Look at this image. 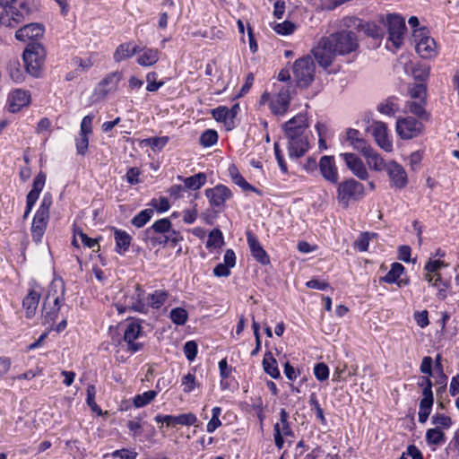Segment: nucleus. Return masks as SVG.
Here are the masks:
<instances>
[{"instance_id": "1", "label": "nucleus", "mask_w": 459, "mask_h": 459, "mask_svg": "<svg viewBox=\"0 0 459 459\" xmlns=\"http://www.w3.org/2000/svg\"><path fill=\"white\" fill-rule=\"evenodd\" d=\"M143 240L150 243L153 247L159 246L176 248L179 246L178 253H180L182 250L180 243L184 240V237L179 230L172 228V222L169 218H162L155 221L144 230Z\"/></svg>"}, {"instance_id": "50", "label": "nucleus", "mask_w": 459, "mask_h": 459, "mask_svg": "<svg viewBox=\"0 0 459 459\" xmlns=\"http://www.w3.org/2000/svg\"><path fill=\"white\" fill-rule=\"evenodd\" d=\"M193 372H188L186 375L183 376L181 378V385L183 387V392L185 394H190L200 385L197 383L195 377V368H192Z\"/></svg>"}, {"instance_id": "38", "label": "nucleus", "mask_w": 459, "mask_h": 459, "mask_svg": "<svg viewBox=\"0 0 459 459\" xmlns=\"http://www.w3.org/2000/svg\"><path fill=\"white\" fill-rule=\"evenodd\" d=\"M178 179L184 182L186 189L198 190L205 185L207 181V176L204 172H199L187 178L178 176Z\"/></svg>"}, {"instance_id": "30", "label": "nucleus", "mask_w": 459, "mask_h": 459, "mask_svg": "<svg viewBox=\"0 0 459 459\" xmlns=\"http://www.w3.org/2000/svg\"><path fill=\"white\" fill-rule=\"evenodd\" d=\"M115 240V252L120 255H125L130 248L133 237L125 230L111 227Z\"/></svg>"}, {"instance_id": "9", "label": "nucleus", "mask_w": 459, "mask_h": 459, "mask_svg": "<svg viewBox=\"0 0 459 459\" xmlns=\"http://www.w3.org/2000/svg\"><path fill=\"white\" fill-rule=\"evenodd\" d=\"M417 54L424 59H431L437 56V45L435 39L429 36L426 27L416 29L412 33Z\"/></svg>"}, {"instance_id": "8", "label": "nucleus", "mask_w": 459, "mask_h": 459, "mask_svg": "<svg viewBox=\"0 0 459 459\" xmlns=\"http://www.w3.org/2000/svg\"><path fill=\"white\" fill-rule=\"evenodd\" d=\"M22 57L28 74L33 77H39L46 58L44 47L39 42H29Z\"/></svg>"}, {"instance_id": "43", "label": "nucleus", "mask_w": 459, "mask_h": 459, "mask_svg": "<svg viewBox=\"0 0 459 459\" xmlns=\"http://www.w3.org/2000/svg\"><path fill=\"white\" fill-rule=\"evenodd\" d=\"M398 98L395 96L388 97L385 102L377 107L378 112L389 117H394L399 111V104L397 103Z\"/></svg>"}, {"instance_id": "32", "label": "nucleus", "mask_w": 459, "mask_h": 459, "mask_svg": "<svg viewBox=\"0 0 459 459\" xmlns=\"http://www.w3.org/2000/svg\"><path fill=\"white\" fill-rule=\"evenodd\" d=\"M122 72L115 71L105 75L98 83L97 91L102 97L117 89L119 82L122 80Z\"/></svg>"}, {"instance_id": "7", "label": "nucleus", "mask_w": 459, "mask_h": 459, "mask_svg": "<svg viewBox=\"0 0 459 459\" xmlns=\"http://www.w3.org/2000/svg\"><path fill=\"white\" fill-rule=\"evenodd\" d=\"M52 204V198L49 194H46L36 211L31 226L30 235L32 241L39 245L42 242L43 237L49 222V212Z\"/></svg>"}, {"instance_id": "62", "label": "nucleus", "mask_w": 459, "mask_h": 459, "mask_svg": "<svg viewBox=\"0 0 459 459\" xmlns=\"http://www.w3.org/2000/svg\"><path fill=\"white\" fill-rule=\"evenodd\" d=\"M89 136L81 134L75 138L76 153L80 156H85L89 149Z\"/></svg>"}, {"instance_id": "55", "label": "nucleus", "mask_w": 459, "mask_h": 459, "mask_svg": "<svg viewBox=\"0 0 459 459\" xmlns=\"http://www.w3.org/2000/svg\"><path fill=\"white\" fill-rule=\"evenodd\" d=\"M308 450L309 446L303 439H301L296 446L295 459H316L315 449H312L307 454H305Z\"/></svg>"}, {"instance_id": "48", "label": "nucleus", "mask_w": 459, "mask_h": 459, "mask_svg": "<svg viewBox=\"0 0 459 459\" xmlns=\"http://www.w3.org/2000/svg\"><path fill=\"white\" fill-rule=\"evenodd\" d=\"M169 136H155L145 138L141 141V144L144 146H150L154 152L161 151L169 143Z\"/></svg>"}, {"instance_id": "53", "label": "nucleus", "mask_w": 459, "mask_h": 459, "mask_svg": "<svg viewBox=\"0 0 459 459\" xmlns=\"http://www.w3.org/2000/svg\"><path fill=\"white\" fill-rule=\"evenodd\" d=\"M222 409L220 406H215L212 409V418L206 425V431L213 433L218 428L221 426L220 416L221 415Z\"/></svg>"}, {"instance_id": "3", "label": "nucleus", "mask_w": 459, "mask_h": 459, "mask_svg": "<svg viewBox=\"0 0 459 459\" xmlns=\"http://www.w3.org/2000/svg\"><path fill=\"white\" fill-rule=\"evenodd\" d=\"M65 284L59 279H54L48 287L47 294L42 305V324L53 325L61 307L65 303Z\"/></svg>"}, {"instance_id": "34", "label": "nucleus", "mask_w": 459, "mask_h": 459, "mask_svg": "<svg viewBox=\"0 0 459 459\" xmlns=\"http://www.w3.org/2000/svg\"><path fill=\"white\" fill-rule=\"evenodd\" d=\"M427 103V100H411L407 101L406 107L414 117L422 122H429L431 120V114L426 109Z\"/></svg>"}, {"instance_id": "57", "label": "nucleus", "mask_w": 459, "mask_h": 459, "mask_svg": "<svg viewBox=\"0 0 459 459\" xmlns=\"http://www.w3.org/2000/svg\"><path fill=\"white\" fill-rule=\"evenodd\" d=\"M97 54L94 52L90 53L87 58H82L79 56H74L73 58V64L77 67L81 68L82 71H87L91 67L93 66L95 63V57Z\"/></svg>"}, {"instance_id": "60", "label": "nucleus", "mask_w": 459, "mask_h": 459, "mask_svg": "<svg viewBox=\"0 0 459 459\" xmlns=\"http://www.w3.org/2000/svg\"><path fill=\"white\" fill-rule=\"evenodd\" d=\"M232 181L234 184L241 187L243 191L254 192L258 195H262L261 190L248 183L241 174H238L236 177H234L232 178Z\"/></svg>"}, {"instance_id": "59", "label": "nucleus", "mask_w": 459, "mask_h": 459, "mask_svg": "<svg viewBox=\"0 0 459 459\" xmlns=\"http://www.w3.org/2000/svg\"><path fill=\"white\" fill-rule=\"evenodd\" d=\"M431 422L436 426V428H443L446 429H449L453 424L452 419L449 416L439 412H437L432 416Z\"/></svg>"}, {"instance_id": "64", "label": "nucleus", "mask_w": 459, "mask_h": 459, "mask_svg": "<svg viewBox=\"0 0 459 459\" xmlns=\"http://www.w3.org/2000/svg\"><path fill=\"white\" fill-rule=\"evenodd\" d=\"M149 205L159 212H165L170 208L169 201L165 196H160L158 199L152 198Z\"/></svg>"}, {"instance_id": "5", "label": "nucleus", "mask_w": 459, "mask_h": 459, "mask_svg": "<svg viewBox=\"0 0 459 459\" xmlns=\"http://www.w3.org/2000/svg\"><path fill=\"white\" fill-rule=\"evenodd\" d=\"M290 86L284 85L276 89V92L265 91L261 95L258 104L260 107L268 106L271 113L276 117L284 116L290 106Z\"/></svg>"}, {"instance_id": "2", "label": "nucleus", "mask_w": 459, "mask_h": 459, "mask_svg": "<svg viewBox=\"0 0 459 459\" xmlns=\"http://www.w3.org/2000/svg\"><path fill=\"white\" fill-rule=\"evenodd\" d=\"M307 118L302 114H298L283 125L288 139L289 156L291 159L300 158L307 152L309 148L307 135Z\"/></svg>"}, {"instance_id": "28", "label": "nucleus", "mask_w": 459, "mask_h": 459, "mask_svg": "<svg viewBox=\"0 0 459 459\" xmlns=\"http://www.w3.org/2000/svg\"><path fill=\"white\" fill-rule=\"evenodd\" d=\"M318 167L325 180L333 185L338 183L339 175L333 156H323L319 160Z\"/></svg>"}, {"instance_id": "61", "label": "nucleus", "mask_w": 459, "mask_h": 459, "mask_svg": "<svg viewBox=\"0 0 459 459\" xmlns=\"http://www.w3.org/2000/svg\"><path fill=\"white\" fill-rule=\"evenodd\" d=\"M158 74L156 72H150L146 74V91L150 92L157 91L160 87L163 86L164 82H157Z\"/></svg>"}, {"instance_id": "35", "label": "nucleus", "mask_w": 459, "mask_h": 459, "mask_svg": "<svg viewBox=\"0 0 459 459\" xmlns=\"http://www.w3.org/2000/svg\"><path fill=\"white\" fill-rule=\"evenodd\" d=\"M169 297V292L165 289L155 290L153 292L149 293L146 295V305L148 306V309H160L168 301Z\"/></svg>"}, {"instance_id": "46", "label": "nucleus", "mask_w": 459, "mask_h": 459, "mask_svg": "<svg viewBox=\"0 0 459 459\" xmlns=\"http://www.w3.org/2000/svg\"><path fill=\"white\" fill-rule=\"evenodd\" d=\"M158 395V391L149 390L143 394H136L133 398V405L135 408H143L151 403Z\"/></svg>"}, {"instance_id": "11", "label": "nucleus", "mask_w": 459, "mask_h": 459, "mask_svg": "<svg viewBox=\"0 0 459 459\" xmlns=\"http://www.w3.org/2000/svg\"><path fill=\"white\" fill-rule=\"evenodd\" d=\"M126 321L127 324L124 331L123 340L126 343V351L134 354L142 351L143 348V344L136 342V340L144 335L142 325L144 320L136 317H129Z\"/></svg>"}, {"instance_id": "56", "label": "nucleus", "mask_w": 459, "mask_h": 459, "mask_svg": "<svg viewBox=\"0 0 459 459\" xmlns=\"http://www.w3.org/2000/svg\"><path fill=\"white\" fill-rule=\"evenodd\" d=\"M408 93L411 99L427 100V85L425 83H414L408 89Z\"/></svg>"}, {"instance_id": "51", "label": "nucleus", "mask_w": 459, "mask_h": 459, "mask_svg": "<svg viewBox=\"0 0 459 459\" xmlns=\"http://www.w3.org/2000/svg\"><path fill=\"white\" fill-rule=\"evenodd\" d=\"M7 72L15 82H21L24 79L23 70L19 61H10L7 65Z\"/></svg>"}, {"instance_id": "58", "label": "nucleus", "mask_w": 459, "mask_h": 459, "mask_svg": "<svg viewBox=\"0 0 459 459\" xmlns=\"http://www.w3.org/2000/svg\"><path fill=\"white\" fill-rule=\"evenodd\" d=\"M370 235L375 236V233L362 232L359 235L358 238L354 241L353 247L359 252H366L368 250Z\"/></svg>"}, {"instance_id": "6", "label": "nucleus", "mask_w": 459, "mask_h": 459, "mask_svg": "<svg viewBox=\"0 0 459 459\" xmlns=\"http://www.w3.org/2000/svg\"><path fill=\"white\" fill-rule=\"evenodd\" d=\"M316 46L312 47L309 54L298 58L292 65L296 85L299 88H307L316 75Z\"/></svg>"}, {"instance_id": "22", "label": "nucleus", "mask_w": 459, "mask_h": 459, "mask_svg": "<svg viewBox=\"0 0 459 459\" xmlns=\"http://www.w3.org/2000/svg\"><path fill=\"white\" fill-rule=\"evenodd\" d=\"M392 188L402 190L408 185V176L404 168L395 160L387 162L385 169Z\"/></svg>"}, {"instance_id": "45", "label": "nucleus", "mask_w": 459, "mask_h": 459, "mask_svg": "<svg viewBox=\"0 0 459 459\" xmlns=\"http://www.w3.org/2000/svg\"><path fill=\"white\" fill-rule=\"evenodd\" d=\"M153 215L154 209L146 208L139 212L132 218L131 224L137 229L143 228L151 221Z\"/></svg>"}, {"instance_id": "42", "label": "nucleus", "mask_w": 459, "mask_h": 459, "mask_svg": "<svg viewBox=\"0 0 459 459\" xmlns=\"http://www.w3.org/2000/svg\"><path fill=\"white\" fill-rule=\"evenodd\" d=\"M224 245V237L220 229H213L210 231L208 235V239L206 241V248L212 252L215 249H220Z\"/></svg>"}, {"instance_id": "31", "label": "nucleus", "mask_w": 459, "mask_h": 459, "mask_svg": "<svg viewBox=\"0 0 459 459\" xmlns=\"http://www.w3.org/2000/svg\"><path fill=\"white\" fill-rule=\"evenodd\" d=\"M8 103L9 110L12 113L19 112L23 107L30 103V94L25 90H14L9 94Z\"/></svg>"}, {"instance_id": "20", "label": "nucleus", "mask_w": 459, "mask_h": 459, "mask_svg": "<svg viewBox=\"0 0 459 459\" xmlns=\"http://www.w3.org/2000/svg\"><path fill=\"white\" fill-rule=\"evenodd\" d=\"M154 420L157 423L162 424L160 429L162 428L163 425H165L167 428H175L177 425L193 426L196 423L197 417L193 412L182 413L178 415L157 414L154 417Z\"/></svg>"}, {"instance_id": "18", "label": "nucleus", "mask_w": 459, "mask_h": 459, "mask_svg": "<svg viewBox=\"0 0 459 459\" xmlns=\"http://www.w3.org/2000/svg\"><path fill=\"white\" fill-rule=\"evenodd\" d=\"M367 131L374 137L376 143L384 151H393V141L389 136L388 128L382 121H373Z\"/></svg>"}, {"instance_id": "37", "label": "nucleus", "mask_w": 459, "mask_h": 459, "mask_svg": "<svg viewBox=\"0 0 459 459\" xmlns=\"http://www.w3.org/2000/svg\"><path fill=\"white\" fill-rule=\"evenodd\" d=\"M138 54L137 64L141 66H152L159 61L160 52L157 48H141Z\"/></svg>"}, {"instance_id": "41", "label": "nucleus", "mask_w": 459, "mask_h": 459, "mask_svg": "<svg viewBox=\"0 0 459 459\" xmlns=\"http://www.w3.org/2000/svg\"><path fill=\"white\" fill-rule=\"evenodd\" d=\"M263 368L266 374L273 378L280 377V370L278 368L277 361L271 351H266L263 359Z\"/></svg>"}, {"instance_id": "36", "label": "nucleus", "mask_w": 459, "mask_h": 459, "mask_svg": "<svg viewBox=\"0 0 459 459\" xmlns=\"http://www.w3.org/2000/svg\"><path fill=\"white\" fill-rule=\"evenodd\" d=\"M140 52L141 48L139 46L134 45L133 42H125L116 48L113 58L117 63H120Z\"/></svg>"}, {"instance_id": "4", "label": "nucleus", "mask_w": 459, "mask_h": 459, "mask_svg": "<svg viewBox=\"0 0 459 459\" xmlns=\"http://www.w3.org/2000/svg\"><path fill=\"white\" fill-rule=\"evenodd\" d=\"M322 48L325 51L345 56L358 50L359 39L353 29L342 27V30L321 39Z\"/></svg>"}, {"instance_id": "24", "label": "nucleus", "mask_w": 459, "mask_h": 459, "mask_svg": "<svg viewBox=\"0 0 459 459\" xmlns=\"http://www.w3.org/2000/svg\"><path fill=\"white\" fill-rule=\"evenodd\" d=\"M45 28L42 24L32 22L24 25L15 32V39L22 42H38L44 35Z\"/></svg>"}, {"instance_id": "13", "label": "nucleus", "mask_w": 459, "mask_h": 459, "mask_svg": "<svg viewBox=\"0 0 459 459\" xmlns=\"http://www.w3.org/2000/svg\"><path fill=\"white\" fill-rule=\"evenodd\" d=\"M424 129L423 122L414 117L407 116L396 120V134L403 140L417 138L423 134Z\"/></svg>"}, {"instance_id": "14", "label": "nucleus", "mask_w": 459, "mask_h": 459, "mask_svg": "<svg viewBox=\"0 0 459 459\" xmlns=\"http://www.w3.org/2000/svg\"><path fill=\"white\" fill-rule=\"evenodd\" d=\"M342 27L353 29L356 31H363L367 36L375 39L384 36L383 29L375 22H364L356 16H345L341 22Z\"/></svg>"}, {"instance_id": "39", "label": "nucleus", "mask_w": 459, "mask_h": 459, "mask_svg": "<svg viewBox=\"0 0 459 459\" xmlns=\"http://www.w3.org/2000/svg\"><path fill=\"white\" fill-rule=\"evenodd\" d=\"M346 140L359 152H362L369 146L368 142L360 137V132L357 129L349 128L346 133Z\"/></svg>"}, {"instance_id": "12", "label": "nucleus", "mask_w": 459, "mask_h": 459, "mask_svg": "<svg viewBox=\"0 0 459 459\" xmlns=\"http://www.w3.org/2000/svg\"><path fill=\"white\" fill-rule=\"evenodd\" d=\"M387 26L386 48L394 51L402 46L403 35L407 30L404 19L397 14H388Z\"/></svg>"}, {"instance_id": "15", "label": "nucleus", "mask_w": 459, "mask_h": 459, "mask_svg": "<svg viewBox=\"0 0 459 459\" xmlns=\"http://www.w3.org/2000/svg\"><path fill=\"white\" fill-rule=\"evenodd\" d=\"M290 415L285 409L280 411V419L273 426V438L276 447L281 450L284 446V438L293 437L294 433L289 422Z\"/></svg>"}, {"instance_id": "33", "label": "nucleus", "mask_w": 459, "mask_h": 459, "mask_svg": "<svg viewBox=\"0 0 459 459\" xmlns=\"http://www.w3.org/2000/svg\"><path fill=\"white\" fill-rule=\"evenodd\" d=\"M361 154L365 157L370 169L375 171H383L387 168V162L377 153L370 145L364 150Z\"/></svg>"}, {"instance_id": "29", "label": "nucleus", "mask_w": 459, "mask_h": 459, "mask_svg": "<svg viewBox=\"0 0 459 459\" xmlns=\"http://www.w3.org/2000/svg\"><path fill=\"white\" fill-rule=\"evenodd\" d=\"M421 393H422V398L420 399V403H419L418 416H419V422L423 424L428 420V419L432 411V407L434 404V394H433L432 388H428V387L421 388Z\"/></svg>"}, {"instance_id": "52", "label": "nucleus", "mask_w": 459, "mask_h": 459, "mask_svg": "<svg viewBox=\"0 0 459 459\" xmlns=\"http://www.w3.org/2000/svg\"><path fill=\"white\" fill-rule=\"evenodd\" d=\"M219 135L216 130L207 129L199 137V143L203 147H212L218 142Z\"/></svg>"}, {"instance_id": "16", "label": "nucleus", "mask_w": 459, "mask_h": 459, "mask_svg": "<svg viewBox=\"0 0 459 459\" xmlns=\"http://www.w3.org/2000/svg\"><path fill=\"white\" fill-rule=\"evenodd\" d=\"M30 13L31 10L29 4L26 2H22L18 8L13 5L2 13L3 24L15 28L22 23Z\"/></svg>"}, {"instance_id": "19", "label": "nucleus", "mask_w": 459, "mask_h": 459, "mask_svg": "<svg viewBox=\"0 0 459 459\" xmlns=\"http://www.w3.org/2000/svg\"><path fill=\"white\" fill-rule=\"evenodd\" d=\"M379 282L396 284L398 288L407 287L411 283L406 274L405 267L398 262L391 264L389 272L385 276L379 278Z\"/></svg>"}, {"instance_id": "25", "label": "nucleus", "mask_w": 459, "mask_h": 459, "mask_svg": "<svg viewBox=\"0 0 459 459\" xmlns=\"http://www.w3.org/2000/svg\"><path fill=\"white\" fill-rule=\"evenodd\" d=\"M41 299V288L32 287L22 299V307L25 310V316L31 319L35 316L37 308Z\"/></svg>"}, {"instance_id": "40", "label": "nucleus", "mask_w": 459, "mask_h": 459, "mask_svg": "<svg viewBox=\"0 0 459 459\" xmlns=\"http://www.w3.org/2000/svg\"><path fill=\"white\" fill-rule=\"evenodd\" d=\"M423 277L429 286L437 288L439 291L446 290L449 287L448 281L443 279L440 271L436 273L424 272Z\"/></svg>"}, {"instance_id": "23", "label": "nucleus", "mask_w": 459, "mask_h": 459, "mask_svg": "<svg viewBox=\"0 0 459 459\" xmlns=\"http://www.w3.org/2000/svg\"><path fill=\"white\" fill-rule=\"evenodd\" d=\"M127 307L129 310L141 314L148 313V306L146 305V292L141 284L136 283L134 286V292L128 296Z\"/></svg>"}, {"instance_id": "21", "label": "nucleus", "mask_w": 459, "mask_h": 459, "mask_svg": "<svg viewBox=\"0 0 459 459\" xmlns=\"http://www.w3.org/2000/svg\"><path fill=\"white\" fill-rule=\"evenodd\" d=\"M47 180V176L44 172H39L33 179L32 188L26 195V207L23 214V219H27L31 212L35 204L37 203L40 193L42 192Z\"/></svg>"}, {"instance_id": "17", "label": "nucleus", "mask_w": 459, "mask_h": 459, "mask_svg": "<svg viewBox=\"0 0 459 459\" xmlns=\"http://www.w3.org/2000/svg\"><path fill=\"white\" fill-rule=\"evenodd\" d=\"M212 209L221 210L225 207V203L230 200L233 194L231 190L223 184H218L214 187L207 188L204 192Z\"/></svg>"}, {"instance_id": "63", "label": "nucleus", "mask_w": 459, "mask_h": 459, "mask_svg": "<svg viewBox=\"0 0 459 459\" xmlns=\"http://www.w3.org/2000/svg\"><path fill=\"white\" fill-rule=\"evenodd\" d=\"M447 266L448 264L442 259L429 258L425 264L423 270L427 273H436Z\"/></svg>"}, {"instance_id": "47", "label": "nucleus", "mask_w": 459, "mask_h": 459, "mask_svg": "<svg viewBox=\"0 0 459 459\" xmlns=\"http://www.w3.org/2000/svg\"><path fill=\"white\" fill-rule=\"evenodd\" d=\"M426 441L429 445L440 446L446 442L445 433L439 428L429 429L426 432Z\"/></svg>"}, {"instance_id": "26", "label": "nucleus", "mask_w": 459, "mask_h": 459, "mask_svg": "<svg viewBox=\"0 0 459 459\" xmlns=\"http://www.w3.org/2000/svg\"><path fill=\"white\" fill-rule=\"evenodd\" d=\"M347 168L359 179L366 180L368 177V170L362 160L354 153L345 152L340 155Z\"/></svg>"}, {"instance_id": "44", "label": "nucleus", "mask_w": 459, "mask_h": 459, "mask_svg": "<svg viewBox=\"0 0 459 459\" xmlns=\"http://www.w3.org/2000/svg\"><path fill=\"white\" fill-rule=\"evenodd\" d=\"M212 116L217 122L224 123L228 130L235 127V122L229 119L228 108L226 106H219L212 110Z\"/></svg>"}, {"instance_id": "27", "label": "nucleus", "mask_w": 459, "mask_h": 459, "mask_svg": "<svg viewBox=\"0 0 459 459\" xmlns=\"http://www.w3.org/2000/svg\"><path fill=\"white\" fill-rule=\"evenodd\" d=\"M247 241L252 256L262 265L270 264V256L264 249L257 237L251 231L247 232Z\"/></svg>"}, {"instance_id": "10", "label": "nucleus", "mask_w": 459, "mask_h": 459, "mask_svg": "<svg viewBox=\"0 0 459 459\" xmlns=\"http://www.w3.org/2000/svg\"><path fill=\"white\" fill-rule=\"evenodd\" d=\"M336 185L337 200L344 207H347L351 201H359L365 195L363 184L353 178L345 179Z\"/></svg>"}, {"instance_id": "54", "label": "nucleus", "mask_w": 459, "mask_h": 459, "mask_svg": "<svg viewBox=\"0 0 459 459\" xmlns=\"http://www.w3.org/2000/svg\"><path fill=\"white\" fill-rule=\"evenodd\" d=\"M96 387L94 385H88L86 389V403L91 409L92 411L101 414L102 411L95 401Z\"/></svg>"}, {"instance_id": "49", "label": "nucleus", "mask_w": 459, "mask_h": 459, "mask_svg": "<svg viewBox=\"0 0 459 459\" xmlns=\"http://www.w3.org/2000/svg\"><path fill=\"white\" fill-rule=\"evenodd\" d=\"M169 317L176 325H184L188 320V312L184 307H177L170 310Z\"/></svg>"}]
</instances>
